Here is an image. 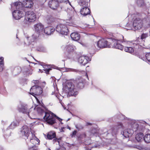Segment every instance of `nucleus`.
I'll return each mask as SVG.
<instances>
[{"instance_id":"18","label":"nucleus","mask_w":150,"mask_h":150,"mask_svg":"<svg viewBox=\"0 0 150 150\" xmlns=\"http://www.w3.org/2000/svg\"><path fill=\"white\" fill-rule=\"evenodd\" d=\"M22 4L25 8H31L33 5V0H26L23 2Z\"/></svg>"},{"instance_id":"13","label":"nucleus","mask_w":150,"mask_h":150,"mask_svg":"<svg viewBox=\"0 0 150 150\" xmlns=\"http://www.w3.org/2000/svg\"><path fill=\"white\" fill-rule=\"evenodd\" d=\"M91 60L90 58L86 55L80 56L78 59V62L81 64L85 65Z\"/></svg>"},{"instance_id":"49","label":"nucleus","mask_w":150,"mask_h":150,"mask_svg":"<svg viewBox=\"0 0 150 150\" xmlns=\"http://www.w3.org/2000/svg\"><path fill=\"white\" fill-rule=\"evenodd\" d=\"M56 150H66V148L64 146H62L60 148L57 149Z\"/></svg>"},{"instance_id":"19","label":"nucleus","mask_w":150,"mask_h":150,"mask_svg":"<svg viewBox=\"0 0 150 150\" xmlns=\"http://www.w3.org/2000/svg\"><path fill=\"white\" fill-rule=\"evenodd\" d=\"M90 13V9L87 7L84 6L80 11L81 14L83 16H86Z\"/></svg>"},{"instance_id":"52","label":"nucleus","mask_w":150,"mask_h":150,"mask_svg":"<svg viewBox=\"0 0 150 150\" xmlns=\"http://www.w3.org/2000/svg\"><path fill=\"white\" fill-rule=\"evenodd\" d=\"M76 94H67V97L69 96H74L75 97L76 96Z\"/></svg>"},{"instance_id":"63","label":"nucleus","mask_w":150,"mask_h":150,"mask_svg":"<svg viewBox=\"0 0 150 150\" xmlns=\"http://www.w3.org/2000/svg\"><path fill=\"white\" fill-rule=\"evenodd\" d=\"M39 71H40V69H39Z\"/></svg>"},{"instance_id":"57","label":"nucleus","mask_w":150,"mask_h":150,"mask_svg":"<svg viewBox=\"0 0 150 150\" xmlns=\"http://www.w3.org/2000/svg\"><path fill=\"white\" fill-rule=\"evenodd\" d=\"M143 150H150V149L148 148H145Z\"/></svg>"},{"instance_id":"44","label":"nucleus","mask_w":150,"mask_h":150,"mask_svg":"<svg viewBox=\"0 0 150 150\" xmlns=\"http://www.w3.org/2000/svg\"><path fill=\"white\" fill-rule=\"evenodd\" d=\"M39 81L38 80H33L32 81V83L34 84L35 85H38V84Z\"/></svg>"},{"instance_id":"14","label":"nucleus","mask_w":150,"mask_h":150,"mask_svg":"<svg viewBox=\"0 0 150 150\" xmlns=\"http://www.w3.org/2000/svg\"><path fill=\"white\" fill-rule=\"evenodd\" d=\"M58 2L55 0H51L48 3L49 6L53 10L56 9L59 6Z\"/></svg>"},{"instance_id":"64","label":"nucleus","mask_w":150,"mask_h":150,"mask_svg":"<svg viewBox=\"0 0 150 150\" xmlns=\"http://www.w3.org/2000/svg\"><path fill=\"white\" fill-rule=\"evenodd\" d=\"M67 111H69L67 109Z\"/></svg>"},{"instance_id":"30","label":"nucleus","mask_w":150,"mask_h":150,"mask_svg":"<svg viewBox=\"0 0 150 150\" xmlns=\"http://www.w3.org/2000/svg\"><path fill=\"white\" fill-rule=\"evenodd\" d=\"M110 131L111 132L112 135L113 136H114L117 134L118 132V129L116 128H113L110 130Z\"/></svg>"},{"instance_id":"45","label":"nucleus","mask_w":150,"mask_h":150,"mask_svg":"<svg viewBox=\"0 0 150 150\" xmlns=\"http://www.w3.org/2000/svg\"><path fill=\"white\" fill-rule=\"evenodd\" d=\"M4 69V64H0V72H2Z\"/></svg>"},{"instance_id":"42","label":"nucleus","mask_w":150,"mask_h":150,"mask_svg":"<svg viewBox=\"0 0 150 150\" xmlns=\"http://www.w3.org/2000/svg\"><path fill=\"white\" fill-rule=\"evenodd\" d=\"M148 36V35L146 33L143 34L141 36V38L142 39H143L145 38Z\"/></svg>"},{"instance_id":"5","label":"nucleus","mask_w":150,"mask_h":150,"mask_svg":"<svg viewBox=\"0 0 150 150\" xmlns=\"http://www.w3.org/2000/svg\"><path fill=\"white\" fill-rule=\"evenodd\" d=\"M121 36L122 38V39H120L119 40H115L114 41H113L114 43L113 45V47L115 48L120 50H122L123 49V46L121 44H120L118 41H120L122 43H124V44H128L129 45H132L134 44L132 42H130L129 41H127L124 38V37L121 35Z\"/></svg>"},{"instance_id":"22","label":"nucleus","mask_w":150,"mask_h":150,"mask_svg":"<svg viewBox=\"0 0 150 150\" xmlns=\"http://www.w3.org/2000/svg\"><path fill=\"white\" fill-rule=\"evenodd\" d=\"M56 137V133L54 131H51L49 132L47 134V137L49 139H52Z\"/></svg>"},{"instance_id":"61","label":"nucleus","mask_w":150,"mask_h":150,"mask_svg":"<svg viewBox=\"0 0 150 150\" xmlns=\"http://www.w3.org/2000/svg\"><path fill=\"white\" fill-rule=\"evenodd\" d=\"M43 83H44L45 84V82H43Z\"/></svg>"},{"instance_id":"32","label":"nucleus","mask_w":150,"mask_h":150,"mask_svg":"<svg viewBox=\"0 0 150 150\" xmlns=\"http://www.w3.org/2000/svg\"><path fill=\"white\" fill-rule=\"evenodd\" d=\"M46 19L48 23H50L52 22L53 21V17L51 15L47 16L46 17Z\"/></svg>"},{"instance_id":"39","label":"nucleus","mask_w":150,"mask_h":150,"mask_svg":"<svg viewBox=\"0 0 150 150\" xmlns=\"http://www.w3.org/2000/svg\"><path fill=\"white\" fill-rule=\"evenodd\" d=\"M61 138H59L58 139L57 138H55L53 139V141L54 143H55L56 142H57L58 143V144H59V143L61 141Z\"/></svg>"},{"instance_id":"15","label":"nucleus","mask_w":150,"mask_h":150,"mask_svg":"<svg viewBox=\"0 0 150 150\" xmlns=\"http://www.w3.org/2000/svg\"><path fill=\"white\" fill-rule=\"evenodd\" d=\"M18 110L20 112L27 114L29 111L27 105L25 104H21V106L18 107Z\"/></svg>"},{"instance_id":"21","label":"nucleus","mask_w":150,"mask_h":150,"mask_svg":"<svg viewBox=\"0 0 150 150\" xmlns=\"http://www.w3.org/2000/svg\"><path fill=\"white\" fill-rule=\"evenodd\" d=\"M37 140L35 139H31L30 142L28 143L29 149L33 148L35 146V144H37Z\"/></svg>"},{"instance_id":"12","label":"nucleus","mask_w":150,"mask_h":150,"mask_svg":"<svg viewBox=\"0 0 150 150\" xmlns=\"http://www.w3.org/2000/svg\"><path fill=\"white\" fill-rule=\"evenodd\" d=\"M30 91L29 94H42L45 93L41 87L36 85L33 86L30 88Z\"/></svg>"},{"instance_id":"33","label":"nucleus","mask_w":150,"mask_h":150,"mask_svg":"<svg viewBox=\"0 0 150 150\" xmlns=\"http://www.w3.org/2000/svg\"><path fill=\"white\" fill-rule=\"evenodd\" d=\"M75 126L76 129L78 130H80L83 128V126L81 124H78L75 125Z\"/></svg>"},{"instance_id":"28","label":"nucleus","mask_w":150,"mask_h":150,"mask_svg":"<svg viewBox=\"0 0 150 150\" xmlns=\"http://www.w3.org/2000/svg\"><path fill=\"white\" fill-rule=\"evenodd\" d=\"M71 71H74L76 73H78L79 74L82 73V74H85V76L88 78V76L87 74L84 71H80L79 70H77L75 69H71Z\"/></svg>"},{"instance_id":"40","label":"nucleus","mask_w":150,"mask_h":150,"mask_svg":"<svg viewBox=\"0 0 150 150\" xmlns=\"http://www.w3.org/2000/svg\"><path fill=\"white\" fill-rule=\"evenodd\" d=\"M21 70V69L20 67L16 68L14 69L15 72H17L18 74L19 73Z\"/></svg>"},{"instance_id":"47","label":"nucleus","mask_w":150,"mask_h":150,"mask_svg":"<svg viewBox=\"0 0 150 150\" xmlns=\"http://www.w3.org/2000/svg\"><path fill=\"white\" fill-rule=\"evenodd\" d=\"M33 95V96L35 98V99L37 100V101H39V100L38 99V98L39 96V95L40 94H32Z\"/></svg>"},{"instance_id":"34","label":"nucleus","mask_w":150,"mask_h":150,"mask_svg":"<svg viewBox=\"0 0 150 150\" xmlns=\"http://www.w3.org/2000/svg\"><path fill=\"white\" fill-rule=\"evenodd\" d=\"M28 115L29 117L31 119H35L36 116L35 114H33L31 112H28V114H27Z\"/></svg>"},{"instance_id":"53","label":"nucleus","mask_w":150,"mask_h":150,"mask_svg":"<svg viewBox=\"0 0 150 150\" xmlns=\"http://www.w3.org/2000/svg\"><path fill=\"white\" fill-rule=\"evenodd\" d=\"M25 71L26 73V74L27 75H31L32 74V73H29V71Z\"/></svg>"},{"instance_id":"35","label":"nucleus","mask_w":150,"mask_h":150,"mask_svg":"<svg viewBox=\"0 0 150 150\" xmlns=\"http://www.w3.org/2000/svg\"><path fill=\"white\" fill-rule=\"evenodd\" d=\"M58 3H64L67 4L69 3V4L71 5L70 3L68 0H57Z\"/></svg>"},{"instance_id":"55","label":"nucleus","mask_w":150,"mask_h":150,"mask_svg":"<svg viewBox=\"0 0 150 150\" xmlns=\"http://www.w3.org/2000/svg\"><path fill=\"white\" fill-rule=\"evenodd\" d=\"M56 117V118L57 119H58L59 121H61L62 120V119H60V118H59V117H58L57 116H56V117Z\"/></svg>"},{"instance_id":"48","label":"nucleus","mask_w":150,"mask_h":150,"mask_svg":"<svg viewBox=\"0 0 150 150\" xmlns=\"http://www.w3.org/2000/svg\"><path fill=\"white\" fill-rule=\"evenodd\" d=\"M4 64V58L3 57H0V64Z\"/></svg>"},{"instance_id":"60","label":"nucleus","mask_w":150,"mask_h":150,"mask_svg":"<svg viewBox=\"0 0 150 150\" xmlns=\"http://www.w3.org/2000/svg\"><path fill=\"white\" fill-rule=\"evenodd\" d=\"M70 119V118L68 119V120H67V121L69 120Z\"/></svg>"},{"instance_id":"4","label":"nucleus","mask_w":150,"mask_h":150,"mask_svg":"<svg viewBox=\"0 0 150 150\" xmlns=\"http://www.w3.org/2000/svg\"><path fill=\"white\" fill-rule=\"evenodd\" d=\"M63 92L65 94H75L78 93V90L75 88L74 85L71 82H68L63 86Z\"/></svg>"},{"instance_id":"31","label":"nucleus","mask_w":150,"mask_h":150,"mask_svg":"<svg viewBox=\"0 0 150 150\" xmlns=\"http://www.w3.org/2000/svg\"><path fill=\"white\" fill-rule=\"evenodd\" d=\"M136 2L137 4L139 6H143L145 5L144 0H137Z\"/></svg>"},{"instance_id":"23","label":"nucleus","mask_w":150,"mask_h":150,"mask_svg":"<svg viewBox=\"0 0 150 150\" xmlns=\"http://www.w3.org/2000/svg\"><path fill=\"white\" fill-rule=\"evenodd\" d=\"M65 48L68 53H70L74 51L75 47L72 45H67L66 46Z\"/></svg>"},{"instance_id":"51","label":"nucleus","mask_w":150,"mask_h":150,"mask_svg":"<svg viewBox=\"0 0 150 150\" xmlns=\"http://www.w3.org/2000/svg\"><path fill=\"white\" fill-rule=\"evenodd\" d=\"M33 58L34 59V60H35V61L37 62H38L39 63H40V64L41 65H42L43 64V62H40L39 61H38L37 60L35 59L34 58V57H33Z\"/></svg>"},{"instance_id":"41","label":"nucleus","mask_w":150,"mask_h":150,"mask_svg":"<svg viewBox=\"0 0 150 150\" xmlns=\"http://www.w3.org/2000/svg\"><path fill=\"white\" fill-rule=\"evenodd\" d=\"M56 85V83H55V84H54V90H55L54 94H57L58 93V90L57 88V86H55Z\"/></svg>"},{"instance_id":"16","label":"nucleus","mask_w":150,"mask_h":150,"mask_svg":"<svg viewBox=\"0 0 150 150\" xmlns=\"http://www.w3.org/2000/svg\"><path fill=\"white\" fill-rule=\"evenodd\" d=\"M22 120V118L21 117H20L19 119L16 118V120L14 121L9 126V128L11 129H14L19 124V122Z\"/></svg>"},{"instance_id":"20","label":"nucleus","mask_w":150,"mask_h":150,"mask_svg":"<svg viewBox=\"0 0 150 150\" xmlns=\"http://www.w3.org/2000/svg\"><path fill=\"white\" fill-rule=\"evenodd\" d=\"M71 37L74 40L77 41L80 38L79 34L77 33H73L71 34Z\"/></svg>"},{"instance_id":"11","label":"nucleus","mask_w":150,"mask_h":150,"mask_svg":"<svg viewBox=\"0 0 150 150\" xmlns=\"http://www.w3.org/2000/svg\"><path fill=\"white\" fill-rule=\"evenodd\" d=\"M96 48H104L105 47H109L110 46L108 43V42L105 39H101L97 43L94 44Z\"/></svg>"},{"instance_id":"37","label":"nucleus","mask_w":150,"mask_h":150,"mask_svg":"<svg viewBox=\"0 0 150 150\" xmlns=\"http://www.w3.org/2000/svg\"><path fill=\"white\" fill-rule=\"evenodd\" d=\"M146 58L148 62H150V53H147L146 54Z\"/></svg>"},{"instance_id":"58","label":"nucleus","mask_w":150,"mask_h":150,"mask_svg":"<svg viewBox=\"0 0 150 150\" xmlns=\"http://www.w3.org/2000/svg\"><path fill=\"white\" fill-rule=\"evenodd\" d=\"M69 11H71V13H72L73 12V11H71L70 10V9H69Z\"/></svg>"},{"instance_id":"3","label":"nucleus","mask_w":150,"mask_h":150,"mask_svg":"<svg viewBox=\"0 0 150 150\" xmlns=\"http://www.w3.org/2000/svg\"><path fill=\"white\" fill-rule=\"evenodd\" d=\"M139 14L135 12L133 13H131V16L133 20V25H130L127 23V25L129 26L128 30L132 29L133 27L136 30H140L142 26V21L141 19L139 17Z\"/></svg>"},{"instance_id":"2","label":"nucleus","mask_w":150,"mask_h":150,"mask_svg":"<svg viewBox=\"0 0 150 150\" xmlns=\"http://www.w3.org/2000/svg\"><path fill=\"white\" fill-rule=\"evenodd\" d=\"M11 9L13 16L15 19H19L24 16V8L21 2H16L12 4Z\"/></svg>"},{"instance_id":"50","label":"nucleus","mask_w":150,"mask_h":150,"mask_svg":"<svg viewBox=\"0 0 150 150\" xmlns=\"http://www.w3.org/2000/svg\"><path fill=\"white\" fill-rule=\"evenodd\" d=\"M77 133V131L76 130H75L74 132H73L72 134H71L72 137H73L74 136H75Z\"/></svg>"},{"instance_id":"10","label":"nucleus","mask_w":150,"mask_h":150,"mask_svg":"<svg viewBox=\"0 0 150 150\" xmlns=\"http://www.w3.org/2000/svg\"><path fill=\"white\" fill-rule=\"evenodd\" d=\"M25 19L29 22H34L36 19V14L32 11H28L25 12Z\"/></svg>"},{"instance_id":"7","label":"nucleus","mask_w":150,"mask_h":150,"mask_svg":"<svg viewBox=\"0 0 150 150\" xmlns=\"http://www.w3.org/2000/svg\"><path fill=\"white\" fill-rule=\"evenodd\" d=\"M130 126L132 129H127L125 130L123 132V135L126 138L129 137V135H131L133 133L134 131H136L137 130L138 125L136 123H134L130 125Z\"/></svg>"},{"instance_id":"8","label":"nucleus","mask_w":150,"mask_h":150,"mask_svg":"<svg viewBox=\"0 0 150 150\" xmlns=\"http://www.w3.org/2000/svg\"><path fill=\"white\" fill-rule=\"evenodd\" d=\"M56 30L60 34L64 35H67L68 33V28L64 24L58 25L56 28Z\"/></svg>"},{"instance_id":"62","label":"nucleus","mask_w":150,"mask_h":150,"mask_svg":"<svg viewBox=\"0 0 150 150\" xmlns=\"http://www.w3.org/2000/svg\"><path fill=\"white\" fill-rule=\"evenodd\" d=\"M33 150H38L36 149H33Z\"/></svg>"},{"instance_id":"29","label":"nucleus","mask_w":150,"mask_h":150,"mask_svg":"<svg viewBox=\"0 0 150 150\" xmlns=\"http://www.w3.org/2000/svg\"><path fill=\"white\" fill-rule=\"evenodd\" d=\"M124 50L125 52L130 53L133 52L134 50V49L132 47H125Z\"/></svg>"},{"instance_id":"43","label":"nucleus","mask_w":150,"mask_h":150,"mask_svg":"<svg viewBox=\"0 0 150 150\" xmlns=\"http://www.w3.org/2000/svg\"><path fill=\"white\" fill-rule=\"evenodd\" d=\"M117 127L118 128H123V126L122 124L120 122L118 123L117 124Z\"/></svg>"},{"instance_id":"6","label":"nucleus","mask_w":150,"mask_h":150,"mask_svg":"<svg viewBox=\"0 0 150 150\" xmlns=\"http://www.w3.org/2000/svg\"><path fill=\"white\" fill-rule=\"evenodd\" d=\"M45 114L43 118L48 124L50 125H52L55 123V117H56L55 115L51 112H45Z\"/></svg>"},{"instance_id":"59","label":"nucleus","mask_w":150,"mask_h":150,"mask_svg":"<svg viewBox=\"0 0 150 150\" xmlns=\"http://www.w3.org/2000/svg\"><path fill=\"white\" fill-rule=\"evenodd\" d=\"M63 108H64V109H65V110L66 109V108L65 107H63Z\"/></svg>"},{"instance_id":"1","label":"nucleus","mask_w":150,"mask_h":150,"mask_svg":"<svg viewBox=\"0 0 150 150\" xmlns=\"http://www.w3.org/2000/svg\"><path fill=\"white\" fill-rule=\"evenodd\" d=\"M34 28L35 33L31 36H25L26 40L24 42V44L35 48L37 47L36 40L39 35L43 34L44 27L41 23H39L34 25Z\"/></svg>"},{"instance_id":"46","label":"nucleus","mask_w":150,"mask_h":150,"mask_svg":"<svg viewBox=\"0 0 150 150\" xmlns=\"http://www.w3.org/2000/svg\"><path fill=\"white\" fill-rule=\"evenodd\" d=\"M51 70V68L46 69H43V70L45 71V72L47 74H48L49 71Z\"/></svg>"},{"instance_id":"24","label":"nucleus","mask_w":150,"mask_h":150,"mask_svg":"<svg viewBox=\"0 0 150 150\" xmlns=\"http://www.w3.org/2000/svg\"><path fill=\"white\" fill-rule=\"evenodd\" d=\"M90 0H80L79 1V4L81 6L87 7L88 5V2Z\"/></svg>"},{"instance_id":"56","label":"nucleus","mask_w":150,"mask_h":150,"mask_svg":"<svg viewBox=\"0 0 150 150\" xmlns=\"http://www.w3.org/2000/svg\"><path fill=\"white\" fill-rule=\"evenodd\" d=\"M86 125L87 126H88V125H92V124L91 123L87 122V123H86Z\"/></svg>"},{"instance_id":"27","label":"nucleus","mask_w":150,"mask_h":150,"mask_svg":"<svg viewBox=\"0 0 150 150\" xmlns=\"http://www.w3.org/2000/svg\"><path fill=\"white\" fill-rule=\"evenodd\" d=\"M144 140L146 143H150V133H147L144 137Z\"/></svg>"},{"instance_id":"17","label":"nucleus","mask_w":150,"mask_h":150,"mask_svg":"<svg viewBox=\"0 0 150 150\" xmlns=\"http://www.w3.org/2000/svg\"><path fill=\"white\" fill-rule=\"evenodd\" d=\"M55 31V29L52 27L50 26L45 28L43 30V33L49 35L53 33Z\"/></svg>"},{"instance_id":"9","label":"nucleus","mask_w":150,"mask_h":150,"mask_svg":"<svg viewBox=\"0 0 150 150\" xmlns=\"http://www.w3.org/2000/svg\"><path fill=\"white\" fill-rule=\"evenodd\" d=\"M31 132V129L26 125L23 126L20 132V135L24 139L28 138Z\"/></svg>"},{"instance_id":"38","label":"nucleus","mask_w":150,"mask_h":150,"mask_svg":"<svg viewBox=\"0 0 150 150\" xmlns=\"http://www.w3.org/2000/svg\"><path fill=\"white\" fill-rule=\"evenodd\" d=\"M56 96L59 99L60 101L62 100V99L64 98V96L61 94H56Z\"/></svg>"},{"instance_id":"25","label":"nucleus","mask_w":150,"mask_h":150,"mask_svg":"<svg viewBox=\"0 0 150 150\" xmlns=\"http://www.w3.org/2000/svg\"><path fill=\"white\" fill-rule=\"evenodd\" d=\"M144 135L142 133H139L137 134L135 136V139L138 142H140L142 140Z\"/></svg>"},{"instance_id":"54","label":"nucleus","mask_w":150,"mask_h":150,"mask_svg":"<svg viewBox=\"0 0 150 150\" xmlns=\"http://www.w3.org/2000/svg\"><path fill=\"white\" fill-rule=\"evenodd\" d=\"M65 129V128L64 127H62L61 128V129H60V131L61 132H64V129Z\"/></svg>"},{"instance_id":"36","label":"nucleus","mask_w":150,"mask_h":150,"mask_svg":"<svg viewBox=\"0 0 150 150\" xmlns=\"http://www.w3.org/2000/svg\"><path fill=\"white\" fill-rule=\"evenodd\" d=\"M37 111L39 113L42 114H43V113H45V112L42 109L39 107L37 108Z\"/></svg>"},{"instance_id":"26","label":"nucleus","mask_w":150,"mask_h":150,"mask_svg":"<svg viewBox=\"0 0 150 150\" xmlns=\"http://www.w3.org/2000/svg\"><path fill=\"white\" fill-rule=\"evenodd\" d=\"M77 87L79 88H82L84 87L83 82L81 79H78L77 81Z\"/></svg>"}]
</instances>
